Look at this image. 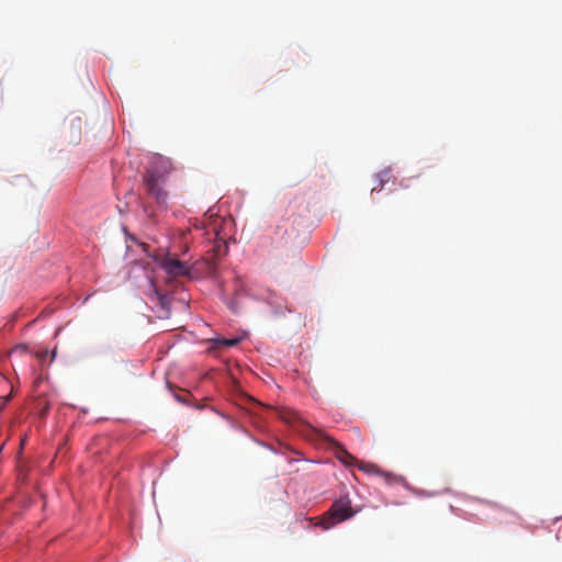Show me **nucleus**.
Instances as JSON below:
<instances>
[{
	"instance_id": "nucleus-2",
	"label": "nucleus",
	"mask_w": 562,
	"mask_h": 562,
	"mask_svg": "<svg viewBox=\"0 0 562 562\" xmlns=\"http://www.w3.org/2000/svg\"><path fill=\"white\" fill-rule=\"evenodd\" d=\"M161 178L162 177L157 171L149 169L145 172L143 181L147 193L151 195L157 203L166 204L168 194L160 186Z\"/></svg>"
},
{
	"instance_id": "nucleus-5",
	"label": "nucleus",
	"mask_w": 562,
	"mask_h": 562,
	"mask_svg": "<svg viewBox=\"0 0 562 562\" xmlns=\"http://www.w3.org/2000/svg\"><path fill=\"white\" fill-rule=\"evenodd\" d=\"M337 458L346 465H353L357 462V459L342 448L337 451Z\"/></svg>"
},
{
	"instance_id": "nucleus-3",
	"label": "nucleus",
	"mask_w": 562,
	"mask_h": 562,
	"mask_svg": "<svg viewBox=\"0 0 562 562\" xmlns=\"http://www.w3.org/2000/svg\"><path fill=\"white\" fill-rule=\"evenodd\" d=\"M161 267L168 274L172 277H184L190 273V268L187 266V263L176 258H165L161 261Z\"/></svg>"
},
{
	"instance_id": "nucleus-13",
	"label": "nucleus",
	"mask_w": 562,
	"mask_h": 562,
	"mask_svg": "<svg viewBox=\"0 0 562 562\" xmlns=\"http://www.w3.org/2000/svg\"><path fill=\"white\" fill-rule=\"evenodd\" d=\"M305 212H307V207H303L301 212H299V215L302 216Z\"/></svg>"
},
{
	"instance_id": "nucleus-9",
	"label": "nucleus",
	"mask_w": 562,
	"mask_h": 562,
	"mask_svg": "<svg viewBox=\"0 0 562 562\" xmlns=\"http://www.w3.org/2000/svg\"><path fill=\"white\" fill-rule=\"evenodd\" d=\"M240 341V338H232V339H217L216 340V344L218 346H222V347H225V348H229V347H234L236 345H238Z\"/></svg>"
},
{
	"instance_id": "nucleus-12",
	"label": "nucleus",
	"mask_w": 562,
	"mask_h": 562,
	"mask_svg": "<svg viewBox=\"0 0 562 562\" xmlns=\"http://www.w3.org/2000/svg\"><path fill=\"white\" fill-rule=\"evenodd\" d=\"M10 398H11V396H10V395H8V396L3 397L1 408H2V407H3V406H4V405L10 401Z\"/></svg>"
},
{
	"instance_id": "nucleus-6",
	"label": "nucleus",
	"mask_w": 562,
	"mask_h": 562,
	"mask_svg": "<svg viewBox=\"0 0 562 562\" xmlns=\"http://www.w3.org/2000/svg\"><path fill=\"white\" fill-rule=\"evenodd\" d=\"M159 305L164 311V317H168L170 313V299L167 295H160Z\"/></svg>"
},
{
	"instance_id": "nucleus-7",
	"label": "nucleus",
	"mask_w": 562,
	"mask_h": 562,
	"mask_svg": "<svg viewBox=\"0 0 562 562\" xmlns=\"http://www.w3.org/2000/svg\"><path fill=\"white\" fill-rule=\"evenodd\" d=\"M280 417L288 424H293L297 419V415L291 411H281Z\"/></svg>"
},
{
	"instance_id": "nucleus-10",
	"label": "nucleus",
	"mask_w": 562,
	"mask_h": 562,
	"mask_svg": "<svg viewBox=\"0 0 562 562\" xmlns=\"http://www.w3.org/2000/svg\"><path fill=\"white\" fill-rule=\"evenodd\" d=\"M212 250L215 257L225 255L227 252V245L224 241L217 243L214 245Z\"/></svg>"
},
{
	"instance_id": "nucleus-4",
	"label": "nucleus",
	"mask_w": 562,
	"mask_h": 562,
	"mask_svg": "<svg viewBox=\"0 0 562 562\" xmlns=\"http://www.w3.org/2000/svg\"><path fill=\"white\" fill-rule=\"evenodd\" d=\"M393 178L391 169L386 168L375 176L376 183L372 187L371 192L381 191L383 187Z\"/></svg>"
},
{
	"instance_id": "nucleus-11",
	"label": "nucleus",
	"mask_w": 562,
	"mask_h": 562,
	"mask_svg": "<svg viewBox=\"0 0 562 562\" xmlns=\"http://www.w3.org/2000/svg\"><path fill=\"white\" fill-rule=\"evenodd\" d=\"M47 353L48 352L45 350V351L38 352L37 357H38L40 360L43 361L46 358Z\"/></svg>"
},
{
	"instance_id": "nucleus-1",
	"label": "nucleus",
	"mask_w": 562,
	"mask_h": 562,
	"mask_svg": "<svg viewBox=\"0 0 562 562\" xmlns=\"http://www.w3.org/2000/svg\"><path fill=\"white\" fill-rule=\"evenodd\" d=\"M353 515L351 502L348 498H340L335 501L330 508L322 516L319 525L324 529H329L336 524L351 518Z\"/></svg>"
},
{
	"instance_id": "nucleus-8",
	"label": "nucleus",
	"mask_w": 562,
	"mask_h": 562,
	"mask_svg": "<svg viewBox=\"0 0 562 562\" xmlns=\"http://www.w3.org/2000/svg\"><path fill=\"white\" fill-rule=\"evenodd\" d=\"M297 206L299 204L296 200L290 202L284 214L286 221H290L292 217H294Z\"/></svg>"
}]
</instances>
